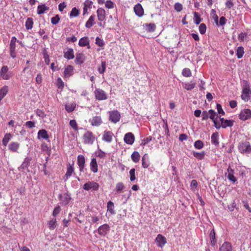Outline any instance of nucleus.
I'll return each mask as SVG.
<instances>
[{
  "instance_id": "f257e3e1",
  "label": "nucleus",
  "mask_w": 251,
  "mask_h": 251,
  "mask_svg": "<svg viewBox=\"0 0 251 251\" xmlns=\"http://www.w3.org/2000/svg\"><path fill=\"white\" fill-rule=\"evenodd\" d=\"M238 149L242 153H251V145L247 141L240 143L238 146Z\"/></svg>"
},
{
  "instance_id": "f03ea898",
  "label": "nucleus",
  "mask_w": 251,
  "mask_h": 251,
  "mask_svg": "<svg viewBox=\"0 0 251 251\" xmlns=\"http://www.w3.org/2000/svg\"><path fill=\"white\" fill-rule=\"evenodd\" d=\"M99 184L98 183L93 181H89L84 184L83 189L86 191L92 190L96 191L99 190Z\"/></svg>"
},
{
  "instance_id": "7ed1b4c3",
  "label": "nucleus",
  "mask_w": 251,
  "mask_h": 251,
  "mask_svg": "<svg viewBox=\"0 0 251 251\" xmlns=\"http://www.w3.org/2000/svg\"><path fill=\"white\" fill-rule=\"evenodd\" d=\"M95 98L98 100H104L107 99L106 93L102 89L96 88L94 91Z\"/></svg>"
},
{
  "instance_id": "20e7f679",
  "label": "nucleus",
  "mask_w": 251,
  "mask_h": 251,
  "mask_svg": "<svg viewBox=\"0 0 251 251\" xmlns=\"http://www.w3.org/2000/svg\"><path fill=\"white\" fill-rule=\"evenodd\" d=\"M83 143L85 144H92L95 139V136L93 135L91 131H87L83 135Z\"/></svg>"
},
{
  "instance_id": "39448f33",
  "label": "nucleus",
  "mask_w": 251,
  "mask_h": 251,
  "mask_svg": "<svg viewBox=\"0 0 251 251\" xmlns=\"http://www.w3.org/2000/svg\"><path fill=\"white\" fill-rule=\"evenodd\" d=\"M121 118V115L117 110L109 112V120L113 123H117Z\"/></svg>"
},
{
  "instance_id": "423d86ee",
  "label": "nucleus",
  "mask_w": 251,
  "mask_h": 251,
  "mask_svg": "<svg viewBox=\"0 0 251 251\" xmlns=\"http://www.w3.org/2000/svg\"><path fill=\"white\" fill-rule=\"evenodd\" d=\"M158 247L162 248L167 243V239L165 237L161 234H158L155 240Z\"/></svg>"
},
{
  "instance_id": "0eeeda50",
  "label": "nucleus",
  "mask_w": 251,
  "mask_h": 251,
  "mask_svg": "<svg viewBox=\"0 0 251 251\" xmlns=\"http://www.w3.org/2000/svg\"><path fill=\"white\" fill-rule=\"evenodd\" d=\"M110 230V226L107 224H103L98 229L99 234L102 236H105Z\"/></svg>"
},
{
  "instance_id": "6e6552de",
  "label": "nucleus",
  "mask_w": 251,
  "mask_h": 251,
  "mask_svg": "<svg viewBox=\"0 0 251 251\" xmlns=\"http://www.w3.org/2000/svg\"><path fill=\"white\" fill-rule=\"evenodd\" d=\"M251 117V110L249 109H245L241 111L239 118L241 120L245 121Z\"/></svg>"
},
{
  "instance_id": "1a4fd4ad",
  "label": "nucleus",
  "mask_w": 251,
  "mask_h": 251,
  "mask_svg": "<svg viewBox=\"0 0 251 251\" xmlns=\"http://www.w3.org/2000/svg\"><path fill=\"white\" fill-rule=\"evenodd\" d=\"M124 140L127 144L132 145L134 142L135 137L133 133L128 132L125 134Z\"/></svg>"
},
{
  "instance_id": "9d476101",
  "label": "nucleus",
  "mask_w": 251,
  "mask_h": 251,
  "mask_svg": "<svg viewBox=\"0 0 251 251\" xmlns=\"http://www.w3.org/2000/svg\"><path fill=\"white\" fill-rule=\"evenodd\" d=\"M251 91L249 88H244L241 95L242 99L245 101H248L250 99Z\"/></svg>"
},
{
  "instance_id": "9b49d317",
  "label": "nucleus",
  "mask_w": 251,
  "mask_h": 251,
  "mask_svg": "<svg viewBox=\"0 0 251 251\" xmlns=\"http://www.w3.org/2000/svg\"><path fill=\"white\" fill-rule=\"evenodd\" d=\"M85 159L83 155L80 154L77 156V164L79 166V171L82 172L84 167Z\"/></svg>"
},
{
  "instance_id": "f8f14e48",
  "label": "nucleus",
  "mask_w": 251,
  "mask_h": 251,
  "mask_svg": "<svg viewBox=\"0 0 251 251\" xmlns=\"http://www.w3.org/2000/svg\"><path fill=\"white\" fill-rule=\"evenodd\" d=\"M98 20L102 22L105 19V11L102 8H99L97 10Z\"/></svg>"
},
{
  "instance_id": "ddd939ff",
  "label": "nucleus",
  "mask_w": 251,
  "mask_h": 251,
  "mask_svg": "<svg viewBox=\"0 0 251 251\" xmlns=\"http://www.w3.org/2000/svg\"><path fill=\"white\" fill-rule=\"evenodd\" d=\"M113 136V134L112 132L109 131H105L103 134L102 139L103 141L110 143L112 141Z\"/></svg>"
},
{
  "instance_id": "4468645a",
  "label": "nucleus",
  "mask_w": 251,
  "mask_h": 251,
  "mask_svg": "<svg viewBox=\"0 0 251 251\" xmlns=\"http://www.w3.org/2000/svg\"><path fill=\"white\" fill-rule=\"evenodd\" d=\"M89 40L87 36H85L80 38L79 40L78 45L80 47L87 46V48H90Z\"/></svg>"
},
{
  "instance_id": "2eb2a0df",
  "label": "nucleus",
  "mask_w": 251,
  "mask_h": 251,
  "mask_svg": "<svg viewBox=\"0 0 251 251\" xmlns=\"http://www.w3.org/2000/svg\"><path fill=\"white\" fill-rule=\"evenodd\" d=\"M135 14L138 17H141L144 14V10L141 4H137L134 7Z\"/></svg>"
},
{
  "instance_id": "dca6fc26",
  "label": "nucleus",
  "mask_w": 251,
  "mask_h": 251,
  "mask_svg": "<svg viewBox=\"0 0 251 251\" xmlns=\"http://www.w3.org/2000/svg\"><path fill=\"white\" fill-rule=\"evenodd\" d=\"M30 161L31 159L30 158H25L21 166L19 167V170L20 171H24L25 170L27 169L28 167L29 166Z\"/></svg>"
},
{
  "instance_id": "f3484780",
  "label": "nucleus",
  "mask_w": 251,
  "mask_h": 251,
  "mask_svg": "<svg viewBox=\"0 0 251 251\" xmlns=\"http://www.w3.org/2000/svg\"><path fill=\"white\" fill-rule=\"evenodd\" d=\"M74 73V68L71 65H68L65 68L64 75L65 77H69Z\"/></svg>"
},
{
  "instance_id": "a211bd4d",
  "label": "nucleus",
  "mask_w": 251,
  "mask_h": 251,
  "mask_svg": "<svg viewBox=\"0 0 251 251\" xmlns=\"http://www.w3.org/2000/svg\"><path fill=\"white\" fill-rule=\"evenodd\" d=\"M183 87L188 91L193 89L196 86V82L194 81H191L190 82L182 83Z\"/></svg>"
},
{
  "instance_id": "6ab92c4d",
  "label": "nucleus",
  "mask_w": 251,
  "mask_h": 251,
  "mask_svg": "<svg viewBox=\"0 0 251 251\" xmlns=\"http://www.w3.org/2000/svg\"><path fill=\"white\" fill-rule=\"evenodd\" d=\"M8 70V68L6 66H3L1 69L0 75L4 79H8L10 78V75L7 74Z\"/></svg>"
},
{
  "instance_id": "aec40b11",
  "label": "nucleus",
  "mask_w": 251,
  "mask_h": 251,
  "mask_svg": "<svg viewBox=\"0 0 251 251\" xmlns=\"http://www.w3.org/2000/svg\"><path fill=\"white\" fill-rule=\"evenodd\" d=\"M90 121L92 126H99L102 123V120L100 116L94 117Z\"/></svg>"
},
{
  "instance_id": "412c9836",
  "label": "nucleus",
  "mask_w": 251,
  "mask_h": 251,
  "mask_svg": "<svg viewBox=\"0 0 251 251\" xmlns=\"http://www.w3.org/2000/svg\"><path fill=\"white\" fill-rule=\"evenodd\" d=\"M149 157L148 154L145 153L142 158V165L144 168H147L150 165V162L149 160Z\"/></svg>"
},
{
  "instance_id": "4be33fe9",
  "label": "nucleus",
  "mask_w": 251,
  "mask_h": 251,
  "mask_svg": "<svg viewBox=\"0 0 251 251\" xmlns=\"http://www.w3.org/2000/svg\"><path fill=\"white\" fill-rule=\"evenodd\" d=\"M95 16L94 15H91L85 24V27L87 28H90L91 27L94 25L95 24Z\"/></svg>"
},
{
  "instance_id": "5701e85b",
  "label": "nucleus",
  "mask_w": 251,
  "mask_h": 251,
  "mask_svg": "<svg viewBox=\"0 0 251 251\" xmlns=\"http://www.w3.org/2000/svg\"><path fill=\"white\" fill-rule=\"evenodd\" d=\"M64 57L67 58L68 59H71L74 58V54L73 49L71 48L68 49L66 51H64Z\"/></svg>"
},
{
  "instance_id": "b1692460",
  "label": "nucleus",
  "mask_w": 251,
  "mask_h": 251,
  "mask_svg": "<svg viewBox=\"0 0 251 251\" xmlns=\"http://www.w3.org/2000/svg\"><path fill=\"white\" fill-rule=\"evenodd\" d=\"M90 168L91 170L93 172L97 173L98 172V164L96 159L94 158L91 159V161L90 162Z\"/></svg>"
},
{
  "instance_id": "393cba45",
  "label": "nucleus",
  "mask_w": 251,
  "mask_h": 251,
  "mask_svg": "<svg viewBox=\"0 0 251 251\" xmlns=\"http://www.w3.org/2000/svg\"><path fill=\"white\" fill-rule=\"evenodd\" d=\"M227 171L228 172V174L227 176L228 179L233 182H235L237 181L236 178L234 176L233 170L230 168V167L229 166L227 169Z\"/></svg>"
},
{
  "instance_id": "a878e982",
  "label": "nucleus",
  "mask_w": 251,
  "mask_h": 251,
  "mask_svg": "<svg viewBox=\"0 0 251 251\" xmlns=\"http://www.w3.org/2000/svg\"><path fill=\"white\" fill-rule=\"evenodd\" d=\"M232 247L229 242H225L220 248V251H231Z\"/></svg>"
},
{
  "instance_id": "bb28decb",
  "label": "nucleus",
  "mask_w": 251,
  "mask_h": 251,
  "mask_svg": "<svg viewBox=\"0 0 251 251\" xmlns=\"http://www.w3.org/2000/svg\"><path fill=\"white\" fill-rule=\"evenodd\" d=\"M38 138H43L44 139H48L49 138V135H48L47 132L45 129L40 130L38 132Z\"/></svg>"
},
{
  "instance_id": "cd10ccee",
  "label": "nucleus",
  "mask_w": 251,
  "mask_h": 251,
  "mask_svg": "<svg viewBox=\"0 0 251 251\" xmlns=\"http://www.w3.org/2000/svg\"><path fill=\"white\" fill-rule=\"evenodd\" d=\"M74 168L72 166L69 164V166H68L67 167L66 174H65L63 178L64 180L66 181L68 179V177L72 176Z\"/></svg>"
},
{
  "instance_id": "c85d7f7f",
  "label": "nucleus",
  "mask_w": 251,
  "mask_h": 251,
  "mask_svg": "<svg viewBox=\"0 0 251 251\" xmlns=\"http://www.w3.org/2000/svg\"><path fill=\"white\" fill-rule=\"evenodd\" d=\"M219 134L218 132L214 133L211 136V143L212 144L218 146L219 144Z\"/></svg>"
},
{
  "instance_id": "c756f323",
  "label": "nucleus",
  "mask_w": 251,
  "mask_h": 251,
  "mask_svg": "<svg viewBox=\"0 0 251 251\" xmlns=\"http://www.w3.org/2000/svg\"><path fill=\"white\" fill-rule=\"evenodd\" d=\"M49 9V7L46 6L45 4L39 5L37 7V13L38 14L41 15Z\"/></svg>"
},
{
  "instance_id": "7c9ffc66",
  "label": "nucleus",
  "mask_w": 251,
  "mask_h": 251,
  "mask_svg": "<svg viewBox=\"0 0 251 251\" xmlns=\"http://www.w3.org/2000/svg\"><path fill=\"white\" fill-rule=\"evenodd\" d=\"M85 55L80 52V53H77L76 54L75 57V63H83L85 61Z\"/></svg>"
},
{
  "instance_id": "2f4dec72",
  "label": "nucleus",
  "mask_w": 251,
  "mask_h": 251,
  "mask_svg": "<svg viewBox=\"0 0 251 251\" xmlns=\"http://www.w3.org/2000/svg\"><path fill=\"white\" fill-rule=\"evenodd\" d=\"M8 91L7 86H4L0 89V101L6 95Z\"/></svg>"
},
{
  "instance_id": "473e14b6",
  "label": "nucleus",
  "mask_w": 251,
  "mask_h": 251,
  "mask_svg": "<svg viewBox=\"0 0 251 251\" xmlns=\"http://www.w3.org/2000/svg\"><path fill=\"white\" fill-rule=\"evenodd\" d=\"M75 106H76V104L74 102H73V103L65 104V108L66 110L68 113H71L74 110Z\"/></svg>"
},
{
  "instance_id": "72a5a7b5",
  "label": "nucleus",
  "mask_w": 251,
  "mask_h": 251,
  "mask_svg": "<svg viewBox=\"0 0 251 251\" xmlns=\"http://www.w3.org/2000/svg\"><path fill=\"white\" fill-rule=\"evenodd\" d=\"M20 146V145L17 142H12L11 143L8 147L9 150L13 152H16L17 151L18 149H19Z\"/></svg>"
},
{
  "instance_id": "f704fd0d",
  "label": "nucleus",
  "mask_w": 251,
  "mask_h": 251,
  "mask_svg": "<svg viewBox=\"0 0 251 251\" xmlns=\"http://www.w3.org/2000/svg\"><path fill=\"white\" fill-rule=\"evenodd\" d=\"M193 156L195 157L196 158H197L199 160H202L204 159L205 152L204 151H202L200 152L194 151L193 152Z\"/></svg>"
},
{
  "instance_id": "c9c22d12",
  "label": "nucleus",
  "mask_w": 251,
  "mask_h": 251,
  "mask_svg": "<svg viewBox=\"0 0 251 251\" xmlns=\"http://www.w3.org/2000/svg\"><path fill=\"white\" fill-rule=\"evenodd\" d=\"M33 25V19L31 18H28L25 22V26L27 30L32 29Z\"/></svg>"
},
{
  "instance_id": "e433bc0d",
  "label": "nucleus",
  "mask_w": 251,
  "mask_h": 251,
  "mask_svg": "<svg viewBox=\"0 0 251 251\" xmlns=\"http://www.w3.org/2000/svg\"><path fill=\"white\" fill-rule=\"evenodd\" d=\"M59 199L60 201H62V203L67 204L69 203L71 198L68 195H65L64 197H63L61 194H60L59 195Z\"/></svg>"
},
{
  "instance_id": "4c0bfd02",
  "label": "nucleus",
  "mask_w": 251,
  "mask_h": 251,
  "mask_svg": "<svg viewBox=\"0 0 251 251\" xmlns=\"http://www.w3.org/2000/svg\"><path fill=\"white\" fill-rule=\"evenodd\" d=\"M131 157L134 162L137 163L140 160V155L138 151H135L131 154Z\"/></svg>"
},
{
  "instance_id": "58836bf2",
  "label": "nucleus",
  "mask_w": 251,
  "mask_h": 251,
  "mask_svg": "<svg viewBox=\"0 0 251 251\" xmlns=\"http://www.w3.org/2000/svg\"><path fill=\"white\" fill-rule=\"evenodd\" d=\"M146 30L147 32H151L155 31L156 29V26L154 24L150 23L149 24L146 25Z\"/></svg>"
},
{
  "instance_id": "ea45409f",
  "label": "nucleus",
  "mask_w": 251,
  "mask_h": 251,
  "mask_svg": "<svg viewBox=\"0 0 251 251\" xmlns=\"http://www.w3.org/2000/svg\"><path fill=\"white\" fill-rule=\"evenodd\" d=\"M17 42V38L16 37L13 36L11 38L10 41L9 49L12 50H16V42Z\"/></svg>"
},
{
  "instance_id": "a19ab883",
  "label": "nucleus",
  "mask_w": 251,
  "mask_h": 251,
  "mask_svg": "<svg viewBox=\"0 0 251 251\" xmlns=\"http://www.w3.org/2000/svg\"><path fill=\"white\" fill-rule=\"evenodd\" d=\"M244 54V49L243 47H238L236 50V55L238 58H241L243 57Z\"/></svg>"
},
{
  "instance_id": "79ce46f5",
  "label": "nucleus",
  "mask_w": 251,
  "mask_h": 251,
  "mask_svg": "<svg viewBox=\"0 0 251 251\" xmlns=\"http://www.w3.org/2000/svg\"><path fill=\"white\" fill-rule=\"evenodd\" d=\"M208 113L210 114L209 118L212 120V121L217 120L218 118V114L213 110L210 109L208 111Z\"/></svg>"
},
{
  "instance_id": "37998d69",
  "label": "nucleus",
  "mask_w": 251,
  "mask_h": 251,
  "mask_svg": "<svg viewBox=\"0 0 251 251\" xmlns=\"http://www.w3.org/2000/svg\"><path fill=\"white\" fill-rule=\"evenodd\" d=\"M11 134L10 133H6L2 139V144L4 146H6L8 142L10 140L11 138Z\"/></svg>"
},
{
  "instance_id": "c03bdc74",
  "label": "nucleus",
  "mask_w": 251,
  "mask_h": 251,
  "mask_svg": "<svg viewBox=\"0 0 251 251\" xmlns=\"http://www.w3.org/2000/svg\"><path fill=\"white\" fill-rule=\"evenodd\" d=\"M233 125V121L226 120L225 121H224V123H222V125H221V126L223 128H225L228 126H229V127L232 126Z\"/></svg>"
},
{
  "instance_id": "a18cd8bd",
  "label": "nucleus",
  "mask_w": 251,
  "mask_h": 251,
  "mask_svg": "<svg viewBox=\"0 0 251 251\" xmlns=\"http://www.w3.org/2000/svg\"><path fill=\"white\" fill-rule=\"evenodd\" d=\"M107 210L111 213V214H114L115 213L114 211V203L111 201H109L107 203Z\"/></svg>"
},
{
  "instance_id": "49530a36",
  "label": "nucleus",
  "mask_w": 251,
  "mask_h": 251,
  "mask_svg": "<svg viewBox=\"0 0 251 251\" xmlns=\"http://www.w3.org/2000/svg\"><path fill=\"white\" fill-rule=\"evenodd\" d=\"M210 238L211 240V244L214 246L216 244L215 232L214 229H212L210 233Z\"/></svg>"
},
{
  "instance_id": "de8ad7c7",
  "label": "nucleus",
  "mask_w": 251,
  "mask_h": 251,
  "mask_svg": "<svg viewBox=\"0 0 251 251\" xmlns=\"http://www.w3.org/2000/svg\"><path fill=\"white\" fill-rule=\"evenodd\" d=\"M56 226V219L55 218L52 219L49 223V227L50 229L53 230Z\"/></svg>"
},
{
  "instance_id": "09e8293b",
  "label": "nucleus",
  "mask_w": 251,
  "mask_h": 251,
  "mask_svg": "<svg viewBox=\"0 0 251 251\" xmlns=\"http://www.w3.org/2000/svg\"><path fill=\"white\" fill-rule=\"evenodd\" d=\"M79 14V11L76 7H73L70 13V16L71 17H76L78 16Z\"/></svg>"
},
{
  "instance_id": "8fccbe9b",
  "label": "nucleus",
  "mask_w": 251,
  "mask_h": 251,
  "mask_svg": "<svg viewBox=\"0 0 251 251\" xmlns=\"http://www.w3.org/2000/svg\"><path fill=\"white\" fill-rule=\"evenodd\" d=\"M194 146L196 149L201 150L203 147L204 144L201 140H197L195 142Z\"/></svg>"
},
{
  "instance_id": "3c124183",
  "label": "nucleus",
  "mask_w": 251,
  "mask_h": 251,
  "mask_svg": "<svg viewBox=\"0 0 251 251\" xmlns=\"http://www.w3.org/2000/svg\"><path fill=\"white\" fill-rule=\"evenodd\" d=\"M194 21L195 24L199 25L201 21V19L198 13L195 12H194Z\"/></svg>"
},
{
  "instance_id": "603ef678",
  "label": "nucleus",
  "mask_w": 251,
  "mask_h": 251,
  "mask_svg": "<svg viewBox=\"0 0 251 251\" xmlns=\"http://www.w3.org/2000/svg\"><path fill=\"white\" fill-rule=\"evenodd\" d=\"M199 31L201 34H204L206 31V26L205 24L202 23L199 26Z\"/></svg>"
},
{
  "instance_id": "864d4df0",
  "label": "nucleus",
  "mask_w": 251,
  "mask_h": 251,
  "mask_svg": "<svg viewBox=\"0 0 251 251\" xmlns=\"http://www.w3.org/2000/svg\"><path fill=\"white\" fill-rule=\"evenodd\" d=\"M182 75L185 77H189L191 75V72L189 69L185 68L182 70Z\"/></svg>"
},
{
  "instance_id": "5fc2aeb1",
  "label": "nucleus",
  "mask_w": 251,
  "mask_h": 251,
  "mask_svg": "<svg viewBox=\"0 0 251 251\" xmlns=\"http://www.w3.org/2000/svg\"><path fill=\"white\" fill-rule=\"evenodd\" d=\"M174 9L177 12H180L182 9V5L179 2H176L174 5Z\"/></svg>"
},
{
  "instance_id": "6e6d98bb",
  "label": "nucleus",
  "mask_w": 251,
  "mask_h": 251,
  "mask_svg": "<svg viewBox=\"0 0 251 251\" xmlns=\"http://www.w3.org/2000/svg\"><path fill=\"white\" fill-rule=\"evenodd\" d=\"M60 21V17L58 15H56L55 16L51 18V23L52 25H56Z\"/></svg>"
},
{
  "instance_id": "4d7b16f0",
  "label": "nucleus",
  "mask_w": 251,
  "mask_h": 251,
  "mask_svg": "<svg viewBox=\"0 0 251 251\" xmlns=\"http://www.w3.org/2000/svg\"><path fill=\"white\" fill-rule=\"evenodd\" d=\"M135 172V169L134 168L131 169L129 171L130 180L131 181L135 180L136 179Z\"/></svg>"
},
{
  "instance_id": "13d9d810",
  "label": "nucleus",
  "mask_w": 251,
  "mask_h": 251,
  "mask_svg": "<svg viewBox=\"0 0 251 251\" xmlns=\"http://www.w3.org/2000/svg\"><path fill=\"white\" fill-rule=\"evenodd\" d=\"M124 188L125 186L123 182H118L116 184V189L117 191L121 192Z\"/></svg>"
},
{
  "instance_id": "bf43d9fd",
  "label": "nucleus",
  "mask_w": 251,
  "mask_h": 251,
  "mask_svg": "<svg viewBox=\"0 0 251 251\" xmlns=\"http://www.w3.org/2000/svg\"><path fill=\"white\" fill-rule=\"evenodd\" d=\"M25 126L29 128H32L35 126V123L33 121H27L25 123Z\"/></svg>"
},
{
  "instance_id": "052dcab7",
  "label": "nucleus",
  "mask_w": 251,
  "mask_h": 251,
  "mask_svg": "<svg viewBox=\"0 0 251 251\" xmlns=\"http://www.w3.org/2000/svg\"><path fill=\"white\" fill-rule=\"evenodd\" d=\"M96 44L100 47H102L104 44L103 40L99 37L96 38Z\"/></svg>"
},
{
  "instance_id": "680f3d73",
  "label": "nucleus",
  "mask_w": 251,
  "mask_h": 251,
  "mask_svg": "<svg viewBox=\"0 0 251 251\" xmlns=\"http://www.w3.org/2000/svg\"><path fill=\"white\" fill-rule=\"evenodd\" d=\"M61 208L59 206H56L53 210L52 212V215L55 217L60 212Z\"/></svg>"
},
{
  "instance_id": "e2e57ef3",
  "label": "nucleus",
  "mask_w": 251,
  "mask_h": 251,
  "mask_svg": "<svg viewBox=\"0 0 251 251\" xmlns=\"http://www.w3.org/2000/svg\"><path fill=\"white\" fill-rule=\"evenodd\" d=\"M114 3L111 0H107L105 3V6L106 8L110 9L114 7Z\"/></svg>"
},
{
  "instance_id": "0e129e2a",
  "label": "nucleus",
  "mask_w": 251,
  "mask_h": 251,
  "mask_svg": "<svg viewBox=\"0 0 251 251\" xmlns=\"http://www.w3.org/2000/svg\"><path fill=\"white\" fill-rule=\"evenodd\" d=\"M36 114L37 116H38L39 117H40L42 118H44V117H46V114H45V112L41 109H37Z\"/></svg>"
},
{
  "instance_id": "69168bd1",
  "label": "nucleus",
  "mask_w": 251,
  "mask_h": 251,
  "mask_svg": "<svg viewBox=\"0 0 251 251\" xmlns=\"http://www.w3.org/2000/svg\"><path fill=\"white\" fill-rule=\"evenodd\" d=\"M70 125L71 127H72L74 129L77 130V125L75 120H71L70 121Z\"/></svg>"
},
{
  "instance_id": "338daca9",
  "label": "nucleus",
  "mask_w": 251,
  "mask_h": 251,
  "mask_svg": "<svg viewBox=\"0 0 251 251\" xmlns=\"http://www.w3.org/2000/svg\"><path fill=\"white\" fill-rule=\"evenodd\" d=\"M152 140V137L151 136H149L146 139H144L141 143V145L145 146L146 144L151 142Z\"/></svg>"
},
{
  "instance_id": "774afa93",
  "label": "nucleus",
  "mask_w": 251,
  "mask_h": 251,
  "mask_svg": "<svg viewBox=\"0 0 251 251\" xmlns=\"http://www.w3.org/2000/svg\"><path fill=\"white\" fill-rule=\"evenodd\" d=\"M247 35V33L241 32L238 35V39L240 41H243Z\"/></svg>"
}]
</instances>
